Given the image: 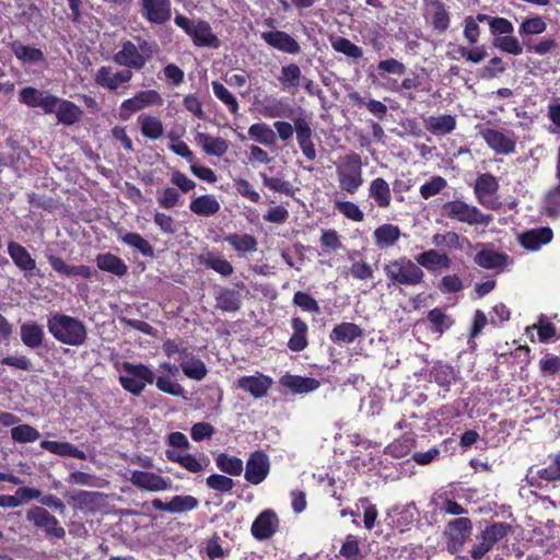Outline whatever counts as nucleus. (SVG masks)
Here are the masks:
<instances>
[{
	"label": "nucleus",
	"mask_w": 560,
	"mask_h": 560,
	"mask_svg": "<svg viewBox=\"0 0 560 560\" xmlns=\"http://www.w3.org/2000/svg\"><path fill=\"white\" fill-rule=\"evenodd\" d=\"M260 38L270 47L289 55H299L301 46L293 36L287 32L275 30L262 32Z\"/></svg>",
	"instance_id": "f3484780"
},
{
	"label": "nucleus",
	"mask_w": 560,
	"mask_h": 560,
	"mask_svg": "<svg viewBox=\"0 0 560 560\" xmlns=\"http://www.w3.org/2000/svg\"><path fill=\"white\" fill-rule=\"evenodd\" d=\"M129 480L135 487L150 492L166 491L172 488L170 478L151 471L132 470Z\"/></svg>",
	"instance_id": "ddd939ff"
},
{
	"label": "nucleus",
	"mask_w": 560,
	"mask_h": 560,
	"mask_svg": "<svg viewBox=\"0 0 560 560\" xmlns=\"http://www.w3.org/2000/svg\"><path fill=\"white\" fill-rule=\"evenodd\" d=\"M125 375L119 377L124 389L135 396L141 395L147 384H153L155 380L154 372L144 364L124 363Z\"/></svg>",
	"instance_id": "39448f33"
},
{
	"label": "nucleus",
	"mask_w": 560,
	"mask_h": 560,
	"mask_svg": "<svg viewBox=\"0 0 560 560\" xmlns=\"http://www.w3.org/2000/svg\"><path fill=\"white\" fill-rule=\"evenodd\" d=\"M158 203L163 209H172L180 202V194L174 187L164 188L158 191Z\"/></svg>",
	"instance_id": "e2e57ef3"
},
{
	"label": "nucleus",
	"mask_w": 560,
	"mask_h": 560,
	"mask_svg": "<svg viewBox=\"0 0 560 560\" xmlns=\"http://www.w3.org/2000/svg\"><path fill=\"white\" fill-rule=\"evenodd\" d=\"M336 174L339 188L349 195H354L363 185L361 156L354 152L346 154L336 163Z\"/></svg>",
	"instance_id": "7ed1b4c3"
},
{
	"label": "nucleus",
	"mask_w": 560,
	"mask_h": 560,
	"mask_svg": "<svg viewBox=\"0 0 560 560\" xmlns=\"http://www.w3.org/2000/svg\"><path fill=\"white\" fill-rule=\"evenodd\" d=\"M217 467L231 476H240L244 469L243 462L236 456H230L225 453H221L215 458Z\"/></svg>",
	"instance_id": "603ef678"
},
{
	"label": "nucleus",
	"mask_w": 560,
	"mask_h": 560,
	"mask_svg": "<svg viewBox=\"0 0 560 560\" xmlns=\"http://www.w3.org/2000/svg\"><path fill=\"white\" fill-rule=\"evenodd\" d=\"M509 529L510 526L504 523H494L487 526L481 532V535L483 536V540H488V542L494 546L508 535Z\"/></svg>",
	"instance_id": "bf43d9fd"
},
{
	"label": "nucleus",
	"mask_w": 560,
	"mask_h": 560,
	"mask_svg": "<svg viewBox=\"0 0 560 560\" xmlns=\"http://www.w3.org/2000/svg\"><path fill=\"white\" fill-rule=\"evenodd\" d=\"M259 175L261 177L262 184L271 190L284 194L287 196L294 195V188L288 180H284L280 177H269L265 173H260Z\"/></svg>",
	"instance_id": "4d7b16f0"
},
{
	"label": "nucleus",
	"mask_w": 560,
	"mask_h": 560,
	"mask_svg": "<svg viewBox=\"0 0 560 560\" xmlns=\"http://www.w3.org/2000/svg\"><path fill=\"white\" fill-rule=\"evenodd\" d=\"M196 140L201 145L202 150L214 156H222L229 149V142L221 137H213L209 133L198 132Z\"/></svg>",
	"instance_id": "72a5a7b5"
},
{
	"label": "nucleus",
	"mask_w": 560,
	"mask_h": 560,
	"mask_svg": "<svg viewBox=\"0 0 560 560\" xmlns=\"http://www.w3.org/2000/svg\"><path fill=\"white\" fill-rule=\"evenodd\" d=\"M369 197L372 198L378 208L386 209L392 202V192L388 183L377 177L370 183Z\"/></svg>",
	"instance_id": "473e14b6"
},
{
	"label": "nucleus",
	"mask_w": 560,
	"mask_h": 560,
	"mask_svg": "<svg viewBox=\"0 0 560 560\" xmlns=\"http://www.w3.org/2000/svg\"><path fill=\"white\" fill-rule=\"evenodd\" d=\"M447 183L442 176H433L429 182L424 183L420 187V195L423 199H429L439 192H441Z\"/></svg>",
	"instance_id": "69168bd1"
},
{
	"label": "nucleus",
	"mask_w": 560,
	"mask_h": 560,
	"mask_svg": "<svg viewBox=\"0 0 560 560\" xmlns=\"http://www.w3.org/2000/svg\"><path fill=\"white\" fill-rule=\"evenodd\" d=\"M424 128L434 136H445L456 128V118L452 115L429 116L423 118Z\"/></svg>",
	"instance_id": "cd10ccee"
},
{
	"label": "nucleus",
	"mask_w": 560,
	"mask_h": 560,
	"mask_svg": "<svg viewBox=\"0 0 560 560\" xmlns=\"http://www.w3.org/2000/svg\"><path fill=\"white\" fill-rule=\"evenodd\" d=\"M133 73L129 69H115L112 66H102L94 74L97 85L112 92L118 91L120 86L131 81Z\"/></svg>",
	"instance_id": "9d476101"
},
{
	"label": "nucleus",
	"mask_w": 560,
	"mask_h": 560,
	"mask_svg": "<svg viewBox=\"0 0 560 560\" xmlns=\"http://www.w3.org/2000/svg\"><path fill=\"white\" fill-rule=\"evenodd\" d=\"M189 209L197 215L212 217L220 211L221 206L213 195H202L190 201Z\"/></svg>",
	"instance_id": "f704fd0d"
},
{
	"label": "nucleus",
	"mask_w": 560,
	"mask_h": 560,
	"mask_svg": "<svg viewBox=\"0 0 560 560\" xmlns=\"http://www.w3.org/2000/svg\"><path fill=\"white\" fill-rule=\"evenodd\" d=\"M199 501L192 495H175L171 499V513H185L195 510Z\"/></svg>",
	"instance_id": "13d9d810"
},
{
	"label": "nucleus",
	"mask_w": 560,
	"mask_h": 560,
	"mask_svg": "<svg viewBox=\"0 0 560 560\" xmlns=\"http://www.w3.org/2000/svg\"><path fill=\"white\" fill-rule=\"evenodd\" d=\"M10 47L14 56L24 63L34 65L45 60L40 49L26 46L19 40H14Z\"/></svg>",
	"instance_id": "79ce46f5"
},
{
	"label": "nucleus",
	"mask_w": 560,
	"mask_h": 560,
	"mask_svg": "<svg viewBox=\"0 0 560 560\" xmlns=\"http://www.w3.org/2000/svg\"><path fill=\"white\" fill-rule=\"evenodd\" d=\"M293 303L305 312L318 314L320 312L316 300L308 293L298 291L293 296Z\"/></svg>",
	"instance_id": "774afa93"
},
{
	"label": "nucleus",
	"mask_w": 560,
	"mask_h": 560,
	"mask_svg": "<svg viewBox=\"0 0 560 560\" xmlns=\"http://www.w3.org/2000/svg\"><path fill=\"white\" fill-rule=\"evenodd\" d=\"M279 525L278 516L275 512L266 510L261 512L252 524V534L258 540L270 538Z\"/></svg>",
	"instance_id": "412c9836"
},
{
	"label": "nucleus",
	"mask_w": 560,
	"mask_h": 560,
	"mask_svg": "<svg viewBox=\"0 0 560 560\" xmlns=\"http://www.w3.org/2000/svg\"><path fill=\"white\" fill-rule=\"evenodd\" d=\"M293 335L288 342V347L295 352H300L307 347V325L299 317L291 320Z\"/></svg>",
	"instance_id": "c03bdc74"
},
{
	"label": "nucleus",
	"mask_w": 560,
	"mask_h": 560,
	"mask_svg": "<svg viewBox=\"0 0 560 560\" xmlns=\"http://www.w3.org/2000/svg\"><path fill=\"white\" fill-rule=\"evenodd\" d=\"M477 248L479 250L476 253L474 261L481 268L502 271L511 264V258L505 253L498 252L485 244H478Z\"/></svg>",
	"instance_id": "2eb2a0df"
},
{
	"label": "nucleus",
	"mask_w": 560,
	"mask_h": 560,
	"mask_svg": "<svg viewBox=\"0 0 560 560\" xmlns=\"http://www.w3.org/2000/svg\"><path fill=\"white\" fill-rule=\"evenodd\" d=\"M303 74L301 68L295 63L281 67L278 81L284 91L296 90L301 85Z\"/></svg>",
	"instance_id": "ea45409f"
},
{
	"label": "nucleus",
	"mask_w": 560,
	"mask_h": 560,
	"mask_svg": "<svg viewBox=\"0 0 560 560\" xmlns=\"http://www.w3.org/2000/svg\"><path fill=\"white\" fill-rule=\"evenodd\" d=\"M141 14L152 24H164L172 15L171 0H141Z\"/></svg>",
	"instance_id": "a211bd4d"
},
{
	"label": "nucleus",
	"mask_w": 560,
	"mask_h": 560,
	"mask_svg": "<svg viewBox=\"0 0 560 560\" xmlns=\"http://www.w3.org/2000/svg\"><path fill=\"white\" fill-rule=\"evenodd\" d=\"M494 46L514 56H518L523 52L522 45L512 34L497 37L494 40Z\"/></svg>",
	"instance_id": "0e129e2a"
},
{
	"label": "nucleus",
	"mask_w": 560,
	"mask_h": 560,
	"mask_svg": "<svg viewBox=\"0 0 560 560\" xmlns=\"http://www.w3.org/2000/svg\"><path fill=\"white\" fill-rule=\"evenodd\" d=\"M281 384L298 394H307L319 387V382L312 377L287 375L281 378Z\"/></svg>",
	"instance_id": "a19ab883"
},
{
	"label": "nucleus",
	"mask_w": 560,
	"mask_h": 560,
	"mask_svg": "<svg viewBox=\"0 0 560 560\" xmlns=\"http://www.w3.org/2000/svg\"><path fill=\"white\" fill-rule=\"evenodd\" d=\"M26 520L35 527L43 529L48 537L62 539L66 536V530L59 525L58 520L43 506L30 509Z\"/></svg>",
	"instance_id": "6e6552de"
},
{
	"label": "nucleus",
	"mask_w": 560,
	"mask_h": 560,
	"mask_svg": "<svg viewBox=\"0 0 560 560\" xmlns=\"http://www.w3.org/2000/svg\"><path fill=\"white\" fill-rule=\"evenodd\" d=\"M47 328L57 341L72 347L82 346L88 338L85 325L80 319L65 314L50 316Z\"/></svg>",
	"instance_id": "f03ea898"
},
{
	"label": "nucleus",
	"mask_w": 560,
	"mask_h": 560,
	"mask_svg": "<svg viewBox=\"0 0 560 560\" xmlns=\"http://www.w3.org/2000/svg\"><path fill=\"white\" fill-rule=\"evenodd\" d=\"M11 439L15 443L25 444L37 441L40 438L39 431L31 424H18L11 429Z\"/></svg>",
	"instance_id": "5fc2aeb1"
},
{
	"label": "nucleus",
	"mask_w": 560,
	"mask_h": 560,
	"mask_svg": "<svg viewBox=\"0 0 560 560\" xmlns=\"http://www.w3.org/2000/svg\"><path fill=\"white\" fill-rule=\"evenodd\" d=\"M56 103L54 104L52 113L57 115L60 122L65 125H73L81 118V109L79 106L70 101L62 100L56 96Z\"/></svg>",
	"instance_id": "c756f323"
},
{
	"label": "nucleus",
	"mask_w": 560,
	"mask_h": 560,
	"mask_svg": "<svg viewBox=\"0 0 560 560\" xmlns=\"http://www.w3.org/2000/svg\"><path fill=\"white\" fill-rule=\"evenodd\" d=\"M363 335V330L354 323H341L336 325L329 334L334 343H351Z\"/></svg>",
	"instance_id": "2f4dec72"
},
{
	"label": "nucleus",
	"mask_w": 560,
	"mask_h": 560,
	"mask_svg": "<svg viewBox=\"0 0 560 560\" xmlns=\"http://www.w3.org/2000/svg\"><path fill=\"white\" fill-rule=\"evenodd\" d=\"M199 261L205 267L212 269L222 277H229L233 273V266L229 260L223 258L221 255L213 252H207L199 256Z\"/></svg>",
	"instance_id": "4c0bfd02"
},
{
	"label": "nucleus",
	"mask_w": 560,
	"mask_h": 560,
	"mask_svg": "<svg viewBox=\"0 0 560 560\" xmlns=\"http://www.w3.org/2000/svg\"><path fill=\"white\" fill-rule=\"evenodd\" d=\"M155 375V386L159 390L175 397H182L185 394L184 387L176 381L179 368L170 362H162Z\"/></svg>",
	"instance_id": "1a4fd4ad"
},
{
	"label": "nucleus",
	"mask_w": 560,
	"mask_h": 560,
	"mask_svg": "<svg viewBox=\"0 0 560 560\" xmlns=\"http://www.w3.org/2000/svg\"><path fill=\"white\" fill-rule=\"evenodd\" d=\"M428 320L432 325V330L439 334L447 330L454 320L441 308H433L428 313Z\"/></svg>",
	"instance_id": "6e6d98bb"
},
{
	"label": "nucleus",
	"mask_w": 560,
	"mask_h": 560,
	"mask_svg": "<svg viewBox=\"0 0 560 560\" xmlns=\"http://www.w3.org/2000/svg\"><path fill=\"white\" fill-rule=\"evenodd\" d=\"M552 231L549 228H539L527 231L520 236L521 244L529 250H537L552 240Z\"/></svg>",
	"instance_id": "c85d7f7f"
},
{
	"label": "nucleus",
	"mask_w": 560,
	"mask_h": 560,
	"mask_svg": "<svg viewBox=\"0 0 560 560\" xmlns=\"http://www.w3.org/2000/svg\"><path fill=\"white\" fill-rule=\"evenodd\" d=\"M335 207L342 215L349 220L361 222L364 219L363 211L354 202L335 200Z\"/></svg>",
	"instance_id": "052dcab7"
},
{
	"label": "nucleus",
	"mask_w": 560,
	"mask_h": 560,
	"mask_svg": "<svg viewBox=\"0 0 560 560\" xmlns=\"http://www.w3.org/2000/svg\"><path fill=\"white\" fill-rule=\"evenodd\" d=\"M425 12L435 30L444 32L450 25V16L440 0H425Z\"/></svg>",
	"instance_id": "7c9ffc66"
},
{
	"label": "nucleus",
	"mask_w": 560,
	"mask_h": 560,
	"mask_svg": "<svg viewBox=\"0 0 560 560\" xmlns=\"http://www.w3.org/2000/svg\"><path fill=\"white\" fill-rule=\"evenodd\" d=\"M294 129L302 153L307 160L314 161L316 159V150L312 140L313 131L310 122L304 117H298L294 119Z\"/></svg>",
	"instance_id": "5701e85b"
},
{
	"label": "nucleus",
	"mask_w": 560,
	"mask_h": 560,
	"mask_svg": "<svg viewBox=\"0 0 560 560\" xmlns=\"http://www.w3.org/2000/svg\"><path fill=\"white\" fill-rule=\"evenodd\" d=\"M472 532V523L467 517H459L447 523L444 530L446 548L455 555L459 552Z\"/></svg>",
	"instance_id": "0eeeda50"
},
{
	"label": "nucleus",
	"mask_w": 560,
	"mask_h": 560,
	"mask_svg": "<svg viewBox=\"0 0 560 560\" xmlns=\"http://www.w3.org/2000/svg\"><path fill=\"white\" fill-rule=\"evenodd\" d=\"M20 335L22 342L32 349L42 346L45 332L43 327L36 322H26L21 325Z\"/></svg>",
	"instance_id": "e433bc0d"
},
{
	"label": "nucleus",
	"mask_w": 560,
	"mask_h": 560,
	"mask_svg": "<svg viewBox=\"0 0 560 560\" xmlns=\"http://www.w3.org/2000/svg\"><path fill=\"white\" fill-rule=\"evenodd\" d=\"M447 218L469 225H488L492 217L483 214L477 207L462 200H453L444 205Z\"/></svg>",
	"instance_id": "423d86ee"
},
{
	"label": "nucleus",
	"mask_w": 560,
	"mask_h": 560,
	"mask_svg": "<svg viewBox=\"0 0 560 560\" xmlns=\"http://www.w3.org/2000/svg\"><path fill=\"white\" fill-rule=\"evenodd\" d=\"M270 462L268 456L261 451H256L247 459L245 479L252 485H259L268 476Z\"/></svg>",
	"instance_id": "dca6fc26"
},
{
	"label": "nucleus",
	"mask_w": 560,
	"mask_h": 560,
	"mask_svg": "<svg viewBox=\"0 0 560 560\" xmlns=\"http://www.w3.org/2000/svg\"><path fill=\"white\" fill-rule=\"evenodd\" d=\"M40 447L59 456H71L79 459L86 458V454L83 451L69 442L44 440L40 442Z\"/></svg>",
	"instance_id": "58836bf2"
},
{
	"label": "nucleus",
	"mask_w": 560,
	"mask_h": 560,
	"mask_svg": "<svg viewBox=\"0 0 560 560\" xmlns=\"http://www.w3.org/2000/svg\"><path fill=\"white\" fill-rule=\"evenodd\" d=\"M330 45L336 52L342 54L348 58L358 60L363 57V50L346 37L331 36Z\"/></svg>",
	"instance_id": "49530a36"
},
{
	"label": "nucleus",
	"mask_w": 560,
	"mask_h": 560,
	"mask_svg": "<svg viewBox=\"0 0 560 560\" xmlns=\"http://www.w3.org/2000/svg\"><path fill=\"white\" fill-rule=\"evenodd\" d=\"M8 254L14 265L23 272H31L36 268V261L27 249L16 242H9Z\"/></svg>",
	"instance_id": "bb28decb"
},
{
	"label": "nucleus",
	"mask_w": 560,
	"mask_h": 560,
	"mask_svg": "<svg viewBox=\"0 0 560 560\" xmlns=\"http://www.w3.org/2000/svg\"><path fill=\"white\" fill-rule=\"evenodd\" d=\"M236 252L248 253L257 250V241L253 235L249 234H229L224 237Z\"/></svg>",
	"instance_id": "3c124183"
},
{
	"label": "nucleus",
	"mask_w": 560,
	"mask_h": 560,
	"mask_svg": "<svg viewBox=\"0 0 560 560\" xmlns=\"http://www.w3.org/2000/svg\"><path fill=\"white\" fill-rule=\"evenodd\" d=\"M402 233L398 225L384 223L377 226L372 234L374 244L380 249H388L394 247L400 240Z\"/></svg>",
	"instance_id": "b1692460"
},
{
	"label": "nucleus",
	"mask_w": 560,
	"mask_h": 560,
	"mask_svg": "<svg viewBox=\"0 0 560 560\" xmlns=\"http://www.w3.org/2000/svg\"><path fill=\"white\" fill-rule=\"evenodd\" d=\"M546 28V22L540 16H536L532 19H526L521 24L518 32L521 36L537 35L544 33Z\"/></svg>",
	"instance_id": "338daca9"
},
{
	"label": "nucleus",
	"mask_w": 560,
	"mask_h": 560,
	"mask_svg": "<svg viewBox=\"0 0 560 560\" xmlns=\"http://www.w3.org/2000/svg\"><path fill=\"white\" fill-rule=\"evenodd\" d=\"M174 23L185 32L196 47L218 49L221 45L219 37L206 20H191L185 15L177 14Z\"/></svg>",
	"instance_id": "20e7f679"
},
{
	"label": "nucleus",
	"mask_w": 560,
	"mask_h": 560,
	"mask_svg": "<svg viewBox=\"0 0 560 560\" xmlns=\"http://www.w3.org/2000/svg\"><path fill=\"white\" fill-rule=\"evenodd\" d=\"M214 96L221 101L232 115H237L240 105L236 97L219 81L211 82Z\"/></svg>",
	"instance_id": "864d4df0"
},
{
	"label": "nucleus",
	"mask_w": 560,
	"mask_h": 560,
	"mask_svg": "<svg viewBox=\"0 0 560 560\" xmlns=\"http://www.w3.org/2000/svg\"><path fill=\"white\" fill-rule=\"evenodd\" d=\"M19 101L28 107H40L45 114H52L56 96L27 86L20 91Z\"/></svg>",
	"instance_id": "aec40b11"
},
{
	"label": "nucleus",
	"mask_w": 560,
	"mask_h": 560,
	"mask_svg": "<svg viewBox=\"0 0 560 560\" xmlns=\"http://www.w3.org/2000/svg\"><path fill=\"white\" fill-rule=\"evenodd\" d=\"M387 279V287H417L424 281V271L416 260L400 256L388 260L383 267Z\"/></svg>",
	"instance_id": "f257e3e1"
},
{
	"label": "nucleus",
	"mask_w": 560,
	"mask_h": 560,
	"mask_svg": "<svg viewBox=\"0 0 560 560\" xmlns=\"http://www.w3.org/2000/svg\"><path fill=\"white\" fill-rule=\"evenodd\" d=\"M163 98L155 90L140 91L133 97L125 100L120 105L119 117L127 120L130 116L145 107L161 105Z\"/></svg>",
	"instance_id": "9b49d317"
},
{
	"label": "nucleus",
	"mask_w": 560,
	"mask_h": 560,
	"mask_svg": "<svg viewBox=\"0 0 560 560\" xmlns=\"http://www.w3.org/2000/svg\"><path fill=\"white\" fill-rule=\"evenodd\" d=\"M138 122L141 128V133L151 140L160 139L164 133V127L159 117L151 115H140Z\"/></svg>",
	"instance_id": "a18cd8bd"
},
{
	"label": "nucleus",
	"mask_w": 560,
	"mask_h": 560,
	"mask_svg": "<svg viewBox=\"0 0 560 560\" xmlns=\"http://www.w3.org/2000/svg\"><path fill=\"white\" fill-rule=\"evenodd\" d=\"M96 265L101 270L110 272L118 277L126 275L128 270V267L124 260L110 253L97 255Z\"/></svg>",
	"instance_id": "37998d69"
},
{
	"label": "nucleus",
	"mask_w": 560,
	"mask_h": 560,
	"mask_svg": "<svg viewBox=\"0 0 560 560\" xmlns=\"http://www.w3.org/2000/svg\"><path fill=\"white\" fill-rule=\"evenodd\" d=\"M406 70V66L395 58L384 59L377 63V71L381 77H384L385 74L401 77L405 74Z\"/></svg>",
	"instance_id": "680f3d73"
},
{
	"label": "nucleus",
	"mask_w": 560,
	"mask_h": 560,
	"mask_svg": "<svg viewBox=\"0 0 560 560\" xmlns=\"http://www.w3.org/2000/svg\"><path fill=\"white\" fill-rule=\"evenodd\" d=\"M498 188L499 184L493 175L489 173L480 175L475 184V194L478 202L488 209H497L500 206L495 197Z\"/></svg>",
	"instance_id": "4468645a"
},
{
	"label": "nucleus",
	"mask_w": 560,
	"mask_h": 560,
	"mask_svg": "<svg viewBox=\"0 0 560 560\" xmlns=\"http://www.w3.org/2000/svg\"><path fill=\"white\" fill-rule=\"evenodd\" d=\"M118 238L124 244L135 248L145 257H152L154 255L152 245L139 233H119Z\"/></svg>",
	"instance_id": "de8ad7c7"
},
{
	"label": "nucleus",
	"mask_w": 560,
	"mask_h": 560,
	"mask_svg": "<svg viewBox=\"0 0 560 560\" xmlns=\"http://www.w3.org/2000/svg\"><path fill=\"white\" fill-rule=\"evenodd\" d=\"M415 260L420 268H425L428 271L448 269L452 265L451 258L436 249L422 252L416 256Z\"/></svg>",
	"instance_id": "393cba45"
},
{
	"label": "nucleus",
	"mask_w": 560,
	"mask_h": 560,
	"mask_svg": "<svg viewBox=\"0 0 560 560\" xmlns=\"http://www.w3.org/2000/svg\"><path fill=\"white\" fill-rule=\"evenodd\" d=\"M271 383L270 377L257 373L256 375L240 377L235 386L237 389L249 393L255 398H261L267 394Z\"/></svg>",
	"instance_id": "4be33fe9"
},
{
	"label": "nucleus",
	"mask_w": 560,
	"mask_h": 560,
	"mask_svg": "<svg viewBox=\"0 0 560 560\" xmlns=\"http://www.w3.org/2000/svg\"><path fill=\"white\" fill-rule=\"evenodd\" d=\"M240 306V294L234 290L222 289L215 296V307L223 312H236Z\"/></svg>",
	"instance_id": "09e8293b"
},
{
	"label": "nucleus",
	"mask_w": 560,
	"mask_h": 560,
	"mask_svg": "<svg viewBox=\"0 0 560 560\" xmlns=\"http://www.w3.org/2000/svg\"><path fill=\"white\" fill-rule=\"evenodd\" d=\"M539 478L547 482H556L560 480V452L548 457L547 466L539 468L535 471L529 469L527 479L532 486L535 485V479Z\"/></svg>",
	"instance_id": "a878e982"
},
{
	"label": "nucleus",
	"mask_w": 560,
	"mask_h": 560,
	"mask_svg": "<svg viewBox=\"0 0 560 560\" xmlns=\"http://www.w3.org/2000/svg\"><path fill=\"white\" fill-rule=\"evenodd\" d=\"M190 380L202 381L208 373L206 364L191 352L183 358L178 366Z\"/></svg>",
	"instance_id": "c9c22d12"
},
{
	"label": "nucleus",
	"mask_w": 560,
	"mask_h": 560,
	"mask_svg": "<svg viewBox=\"0 0 560 560\" xmlns=\"http://www.w3.org/2000/svg\"><path fill=\"white\" fill-rule=\"evenodd\" d=\"M113 59L117 65L129 70H141L147 63L145 56L129 40L122 43L121 48L114 55Z\"/></svg>",
	"instance_id": "6ab92c4d"
},
{
	"label": "nucleus",
	"mask_w": 560,
	"mask_h": 560,
	"mask_svg": "<svg viewBox=\"0 0 560 560\" xmlns=\"http://www.w3.org/2000/svg\"><path fill=\"white\" fill-rule=\"evenodd\" d=\"M248 136L262 145H272L276 143V132L266 124H253L248 128Z\"/></svg>",
	"instance_id": "8fccbe9b"
},
{
	"label": "nucleus",
	"mask_w": 560,
	"mask_h": 560,
	"mask_svg": "<svg viewBox=\"0 0 560 560\" xmlns=\"http://www.w3.org/2000/svg\"><path fill=\"white\" fill-rule=\"evenodd\" d=\"M481 138L497 154L509 155L515 151L516 137L513 131H500L493 128H482Z\"/></svg>",
	"instance_id": "f8f14e48"
}]
</instances>
